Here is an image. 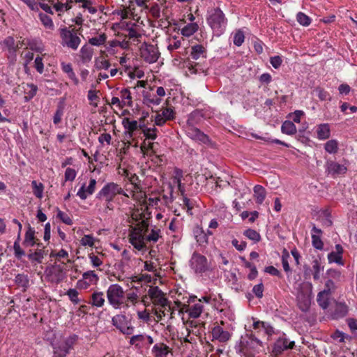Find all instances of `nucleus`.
Wrapping results in <instances>:
<instances>
[{"mask_svg": "<svg viewBox=\"0 0 357 357\" xmlns=\"http://www.w3.org/2000/svg\"><path fill=\"white\" fill-rule=\"evenodd\" d=\"M131 217L137 223L134 227H132L129 234V241L135 249L142 250L146 246L145 234L149 229V218H145L143 213L138 210L134 211Z\"/></svg>", "mask_w": 357, "mask_h": 357, "instance_id": "nucleus-1", "label": "nucleus"}, {"mask_svg": "<svg viewBox=\"0 0 357 357\" xmlns=\"http://www.w3.org/2000/svg\"><path fill=\"white\" fill-rule=\"evenodd\" d=\"M206 22L215 36L220 37L226 31L228 19L220 8H211L207 10Z\"/></svg>", "mask_w": 357, "mask_h": 357, "instance_id": "nucleus-2", "label": "nucleus"}, {"mask_svg": "<svg viewBox=\"0 0 357 357\" xmlns=\"http://www.w3.org/2000/svg\"><path fill=\"white\" fill-rule=\"evenodd\" d=\"M240 351L247 357H253L263 347L261 340L253 336L248 335L241 341Z\"/></svg>", "mask_w": 357, "mask_h": 357, "instance_id": "nucleus-3", "label": "nucleus"}, {"mask_svg": "<svg viewBox=\"0 0 357 357\" xmlns=\"http://www.w3.org/2000/svg\"><path fill=\"white\" fill-rule=\"evenodd\" d=\"M117 195H123L128 197V195L120 185L114 182H109L105 184L98 192L96 197L98 199H105L107 203L109 204Z\"/></svg>", "mask_w": 357, "mask_h": 357, "instance_id": "nucleus-4", "label": "nucleus"}, {"mask_svg": "<svg viewBox=\"0 0 357 357\" xmlns=\"http://www.w3.org/2000/svg\"><path fill=\"white\" fill-rule=\"evenodd\" d=\"M109 303L115 309H119L123 304L124 291L118 284H111L107 291Z\"/></svg>", "mask_w": 357, "mask_h": 357, "instance_id": "nucleus-5", "label": "nucleus"}, {"mask_svg": "<svg viewBox=\"0 0 357 357\" xmlns=\"http://www.w3.org/2000/svg\"><path fill=\"white\" fill-rule=\"evenodd\" d=\"M61 44L73 50H76L80 45L81 39L75 29L69 30L66 27L60 29Z\"/></svg>", "mask_w": 357, "mask_h": 357, "instance_id": "nucleus-6", "label": "nucleus"}, {"mask_svg": "<svg viewBox=\"0 0 357 357\" xmlns=\"http://www.w3.org/2000/svg\"><path fill=\"white\" fill-rule=\"evenodd\" d=\"M112 322L113 326L123 334L130 335L133 333L134 327L131 324V321L125 314H119L114 316Z\"/></svg>", "mask_w": 357, "mask_h": 357, "instance_id": "nucleus-7", "label": "nucleus"}, {"mask_svg": "<svg viewBox=\"0 0 357 357\" xmlns=\"http://www.w3.org/2000/svg\"><path fill=\"white\" fill-rule=\"evenodd\" d=\"M197 115V113H192L188 120V128L186 130L188 135L195 141H198L203 144L209 142V139L206 135L201 132L199 129L193 127V119Z\"/></svg>", "mask_w": 357, "mask_h": 357, "instance_id": "nucleus-8", "label": "nucleus"}, {"mask_svg": "<svg viewBox=\"0 0 357 357\" xmlns=\"http://www.w3.org/2000/svg\"><path fill=\"white\" fill-rule=\"evenodd\" d=\"M160 52L156 45L144 43L140 47V55L143 59L149 63L157 61Z\"/></svg>", "mask_w": 357, "mask_h": 357, "instance_id": "nucleus-9", "label": "nucleus"}, {"mask_svg": "<svg viewBox=\"0 0 357 357\" xmlns=\"http://www.w3.org/2000/svg\"><path fill=\"white\" fill-rule=\"evenodd\" d=\"M190 266L196 273H204L208 270L207 259L197 252H194L190 260Z\"/></svg>", "mask_w": 357, "mask_h": 357, "instance_id": "nucleus-10", "label": "nucleus"}, {"mask_svg": "<svg viewBox=\"0 0 357 357\" xmlns=\"http://www.w3.org/2000/svg\"><path fill=\"white\" fill-rule=\"evenodd\" d=\"M122 125L125 129L124 137L126 139L129 140L132 138L134 132L138 128H142L144 125L139 124L135 120H130V118L126 117L122 120Z\"/></svg>", "mask_w": 357, "mask_h": 357, "instance_id": "nucleus-11", "label": "nucleus"}, {"mask_svg": "<svg viewBox=\"0 0 357 357\" xmlns=\"http://www.w3.org/2000/svg\"><path fill=\"white\" fill-rule=\"evenodd\" d=\"M148 295L153 304L155 306V307H161L168 302L164 293L158 287H151L148 291Z\"/></svg>", "mask_w": 357, "mask_h": 357, "instance_id": "nucleus-12", "label": "nucleus"}, {"mask_svg": "<svg viewBox=\"0 0 357 357\" xmlns=\"http://www.w3.org/2000/svg\"><path fill=\"white\" fill-rule=\"evenodd\" d=\"M294 346V341H289L286 335L283 334L281 337H280L277 341L275 342L273 352L275 355L280 354L283 351L287 350L288 349H292Z\"/></svg>", "mask_w": 357, "mask_h": 357, "instance_id": "nucleus-13", "label": "nucleus"}, {"mask_svg": "<svg viewBox=\"0 0 357 357\" xmlns=\"http://www.w3.org/2000/svg\"><path fill=\"white\" fill-rule=\"evenodd\" d=\"M198 301L199 302L197 303H195L191 305L189 304L188 306H185L184 304L183 307L181 306V302L180 301V313H183V312H188L190 317L197 318L203 311V305L201 303L202 300L199 299Z\"/></svg>", "mask_w": 357, "mask_h": 357, "instance_id": "nucleus-14", "label": "nucleus"}, {"mask_svg": "<svg viewBox=\"0 0 357 357\" xmlns=\"http://www.w3.org/2000/svg\"><path fill=\"white\" fill-rule=\"evenodd\" d=\"M37 249L34 252L30 250L27 255L29 259L34 265L41 264L44 257L47 255V250L45 249V247L42 246V243H37Z\"/></svg>", "mask_w": 357, "mask_h": 357, "instance_id": "nucleus-15", "label": "nucleus"}, {"mask_svg": "<svg viewBox=\"0 0 357 357\" xmlns=\"http://www.w3.org/2000/svg\"><path fill=\"white\" fill-rule=\"evenodd\" d=\"M153 310L157 317V321L161 320L162 317H167V319H172L174 317V310L171 308L168 302L161 307H155Z\"/></svg>", "mask_w": 357, "mask_h": 357, "instance_id": "nucleus-16", "label": "nucleus"}, {"mask_svg": "<svg viewBox=\"0 0 357 357\" xmlns=\"http://www.w3.org/2000/svg\"><path fill=\"white\" fill-rule=\"evenodd\" d=\"M71 343L70 340L59 342L54 347V356L55 357H66L71 347Z\"/></svg>", "mask_w": 357, "mask_h": 357, "instance_id": "nucleus-17", "label": "nucleus"}, {"mask_svg": "<svg viewBox=\"0 0 357 357\" xmlns=\"http://www.w3.org/2000/svg\"><path fill=\"white\" fill-rule=\"evenodd\" d=\"M343 248L339 245H335V250L328 255V260L329 263H335L339 265H344L342 261Z\"/></svg>", "mask_w": 357, "mask_h": 357, "instance_id": "nucleus-18", "label": "nucleus"}, {"mask_svg": "<svg viewBox=\"0 0 357 357\" xmlns=\"http://www.w3.org/2000/svg\"><path fill=\"white\" fill-rule=\"evenodd\" d=\"M347 167L333 161L326 162V172L333 176L344 174L347 172Z\"/></svg>", "mask_w": 357, "mask_h": 357, "instance_id": "nucleus-19", "label": "nucleus"}, {"mask_svg": "<svg viewBox=\"0 0 357 357\" xmlns=\"http://www.w3.org/2000/svg\"><path fill=\"white\" fill-rule=\"evenodd\" d=\"M317 138L319 140H326L331 136V128L328 123H321L315 127Z\"/></svg>", "mask_w": 357, "mask_h": 357, "instance_id": "nucleus-20", "label": "nucleus"}, {"mask_svg": "<svg viewBox=\"0 0 357 357\" xmlns=\"http://www.w3.org/2000/svg\"><path fill=\"white\" fill-rule=\"evenodd\" d=\"M252 326L253 329L259 333H262L271 336L274 333L273 328L268 323L264 321H254Z\"/></svg>", "mask_w": 357, "mask_h": 357, "instance_id": "nucleus-21", "label": "nucleus"}, {"mask_svg": "<svg viewBox=\"0 0 357 357\" xmlns=\"http://www.w3.org/2000/svg\"><path fill=\"white\" fill-rule=\"evenodd\" d=\"M212 336L213 339L223 342L229 340L231 337L228 331L223 330V328L219 326L213 328Z\"/></svg>", "mask_w": 357, "mask_h": 357, "instance_id": "nucleus-22", "label": "nucleus"}, {"mask_svg": "<svg viewBox=\"0 0 357 357\" xmlns=\"http://www.w3.org/2000/svg\"><path fill=\"white\" fill-rule=\"evenodd\" d=\"M322 231L320 229L317 228L315 226L312 229V243L314 248L317 250H322L324 248V243L321 239V234Z\"/></svg>", "mask_w": 357, "mask_h": 357, "instance_id": "nucleus-23", "label": "nucleus"}, {"mask_svg": "<svg viewBox=\"0 0 357 357\" xmlns=\"http://www.w3.org/2000/svg\"><path fill=\"white\" fill-rule=\"evenodd\" d=\"M331 294L327 293V291H321L317 298L319 305L323 309H327L329 306L331 299Z\"/></svg>", "mask_w": 357, "mask_h": 357, "instance_id": "nucleus-24", "label": "nucleus"}, {"mask_svg": "<svg viewBox=\"0 0 357 357\" xmlns=\"http://www.w3.org/2000/svg\"><path fill=\"white\" fill-rule=\"evenodd\" d=\"M154 357H167L170 353L169 347L163 343L155 344L152 349Z\"/></svg>", "mask_w": 357, "mask_h": 357, "instance_id": "nucleus-25", "label": "nucleus"}, {"mask_svg": "<svg viewBox=\"0 0 357 357\" xmlns=\"http://www.w3.org/2000/svg\"><path fill=\"white\" fill-rule=\"evenodd\" d=\"M347 306L343 303H335V310L331 312V316L333 319H337L344 317L347 313Z\"/></svg>", "mask_w": 357, "mask_h": 357, "instance_id": "nucleus-26", "label": "nucleus"}, {"mask_svg": "<svg viewBox=\"0 0 357 357\" xmlns=\"http://www.w3.org/2000/svg\"><path fill=\"white\" fill-rule=\"evenodd\" d=\"M93 50L90 46L84 45L79 52V56L83 63H89L93 56Z\"/></svg>", "mask_w": 357, "mask_h": 357, "instance_id": "nucleus-27", "label": "nucleus"}, {"mask_svg": "<svg viewBox=\"0 0 357 357\" xmlns=\"http://www.w3.org/2000/svg\"><path fill=\"white\" fill-rule=\"evenodd\" d=\"M254 197L257 204H262L266 196V191L265 188L260 185H256L253 188Z\"/></svg>", "mask_w": 357, "mask_h": 357, "instance_id": "nucleus-28", "label": "nucleus"}, {"mask_svg": "<svg viewBox=\"0 0 357 357\" xmlns=\"http://www.w3.org/2000/svg\"><path fill=\"white\" fill-rule=\"evenodd\" d=\"M37 243L35 240V231L32 227L29 226L25 234L23 245L26 247H32L35 244L37 245Z\"/></svg>", "mask_w": 357, "mask_h": 357, "instance_id": "nucleus-29", "label": "nucleus"}, {"mask_svg": "<svg viewBox=\"0 0 357 357\" xmlns=\"http://www.w3.org/2000/svg\"><path fill=\"white\" fill-rule=\"evenodd\" d=\"M1 45L3 49L7 50L10 52H16L17 49L19 47L18 45L15 46V41L13 37L8 36L3 41L1 42Z\"/></svg>", "mask_w": 357, "mask_h": 357, "instance_id": "nucleus-30", "label": "nucleus"}, {"mask_svg": "<svg viewBox=\"0 0 357 357\" xmlns=\"http://www.w3.org/2000/svg\"><path fill=\"white\" fill-rule=\"evenodd\" d=\"M90 303L96 307H101L104 305V294L101 291H96L91 295V301Z\"/></svg>", "mask_w": 357, "mask_h": 357, "instance_id": "nucleus-31", "label": "nucleus"}, {"mask_svg": "<svg viewBox=\"0 0 357 357\" xmlns=\"http://www.w3.org/2000/svg\"><path fill=\"white\" fill-rule=\"evenodd\" d=\"M61 68L62 70L68 75V77L73 82L75 85L79 84V79L77 78L70 63H62Z\"/></svg>", "mask_w": 357, "mask_h": 357, "instance_id": "nucleus-32", "label": "nucleus"}, {"mask_svg": "<svg viewBox=\"0 0 357 357\" xmlns=\"http://www.w3.org/2000/svg\"><path fill=\"white\" fill-rule=\"evenodd\" d=\"M38 91V87L33 84H26V88L24 89V100L26 102L31 100Z\"/></svg>", "mask_w": 357, "mask_h": 357, "instance_id": "nucleus-33", "label": "nucleus"}, {"mask_svg": "<svg viewBox=\"0 0 357 357\" xmlns=\"http://www.w3.org/2000/svg\"><path fill=\"white\" fill-rule=\"evenodd\" d=\"M281 131L284 134L292 135L296 132V127L292 121H285L281 126Z\"/></svg>", "mask_w": 357, "mask_h": 357, "instance_id": "nucleus-34", "label": "nucleus"}, {"mask_svg": "<svg viewBox=\"0 0 357 357\" xmlns=\"http://www.w3.org/2000/svg\"><path fill=\"white\" fill-rule=\"evenodd\" d=\"M194 235L197 241V243L199 245H203L204 243H206L208 241V236L204 233L203 229L200 228L199 227H197L194 229Z\"/></svg>", "mask_w": 357, "mask_h": 357, "instance_id": "nucleus-35", "label": "nucleus"}, {"mask_svg": "<svg viewBox=\"0 0 357 357\" xmlns=\"http://www.w3.org/2000/svg\"><path fill=\"white\" fill-rule=\"evenodd\" d=\"M198 25L195 22L188 24L181 29V33L184 36H190L198 30Z\"/></svg>", "mask_w": 357, "mask_h": 357, "instance_id": "nucleus-36", "label": "nucleus"}, {"mask_svg": "<svg viewBox=\"0 0 357 357\" xmlns=\"http://www.w3.org/2000/svg\"><path fill=\"white\" fill-rule=\"evenodd\" d=\"M135 26L136 25L133 24L131 27H129L127 29L128 33L126 34V36L130 39H132L133 41L138 42L139 41V38L142 37V33Z\"/></svg>", "mask_w": 357, "mask_h": 357, "instance_id": "nucleus-37", "label": "nucleus"}, {"mask_svg": "<svg viewBox=\"0 0 357 357\" xmlns=\"http://www.w3.org/2000/svg\"><path fill=\"white\" fill-rule=\"evenodd\" d=\"M339 143L336 139L328 140L324 145L325 151L330 153L334 154L338 151Z\"/></svg>", "mask_w": 357, "mask_h": 357, "instance_id": "nucleus-38", "label": "nucleus"}, {"mask_svg": "<svg viewBox=\"0 0 357 357\" xmlns=\"http://www.w3.org/2000/svg\"><path fill=\"white\" fill-rule=\"evenodd\" d=\"M51 280L56 283L60 282L64 278V273L60 266L53 268L51 273Z\"/></svg>", "mask_w": 357, "mask_h": 357, "instance_id": "nucleus-39", "label": "nucleus"}, {"mask_svg": "<svg viewBox=\"0 0 357 357\" xmlns=\"http://www.w3.org/2000/svg\"><path fill=\"white\" fill-rule=\"evenodd\" d=\"M120 93L123 105H124V107L126 105L131 107L132 105V101L130 91L127 89H123L121 91Z\"/></svg>", "mask_w": 357, "mask_h": 357, "instance_id": "nucleus-40", "label": "nucleus"}, {"mask_svg": "<svg viewBox=\"0 0 357 357\" xmlns=\"http://www.w3.org/2000/svg\"><path fill=\"white\" fill-rule=\"evenodd\" d=\"M324 271V266L318 260H314L312 262L313 278L314 280L320 279L321 273Z\"/></svg>", "mask_w": 357, "mask_h": 357, "instance_id": "nucleus-41", "label": "nucleus"}, {"mask_svg": "<svg viewBox=\"0 0 357 357\" xmlns=\"http://www.w3.org/2000/svg\"><path fill=\"white\" fill-rule=\"evenodd\" d=\"M204 47L200 45H197L192 47L190 55L193 59L197 60L199 59L201 56H204Z\"/></svg>", "mask_w": 357, "mask_h": 357, "instance_id": "nucleus-42", "label": "nucleus"}, {"mask_svg": "<svg viewBox=\"0 0 357 357\" xmlns=\"http://www.w3.org/2000/svg\"><path fill=\"white\" fill-rule=\"evenodd\" d=\"M233 43L235 45L241 46L245 40V35L243 31L241 29L235 31L232 33Z\"/></svg>", "mask_w": 357, "mask_h": 357, "instance_id": "nucleus-43", "label": "nucleus"}, {"mask_svg": "<svg viewBox=\"0 0 357 357\" xmlns=\"http://www.w3.org/2000/svg\"><path fill=\"white\" fill-rule=\"evenodd\" d=\"M171 98L168 97L167 100V107L163 109L162 112V116L166 120H170L174 117V112L173 108L170 106Z\"/></svg>", "mask_w": 357, "mask_h": 357, "instance_id": "nucleus-44", "label": "nucleus"}, {"mask_svg": "<svg viewBox=\"0 0 357 357\" xmlns=\"http://www.w3.org/2000/svg\"><path fill=\"white\" fill-rule=\"evenodd\" d=\"M243 235L254 243H257L261 239L260 234L256 230L252 229L245 230Z\"/></svg>", "mask_w": 357, "mask_h": 357, "instance_id": "nucleus-45", "label": "nucleus"}, {"mask_svg": "<svg viewBox=\"0 0 357 357\" xmlns=\"http://www.w3.org/2000/svg\"><path fill=\"white\" fill-rule=\"evenodd\" d=\"M107 40V36L105 33H101L98 36H95L89 38V43L93 46H100L103 45Z\"/></svg>", "mask_w": 357, "mask_h": 357, "instance_id": "nucleus-46", "label": "nucleus"}, {"mask_svg": "<svg viewBox=\"0 0 357 357\" xmlns=\"http://www.w3.org/2000/svg\"><path fill=\"white\" fill-rule=\"evenodd\" d=\"M38 16L40 20L41 21L42 24L44 25L45 28L51 30L54 29L53 21L50 16L43 13H40Z\"/></svg>", "mask_w": 357, "mask_h": 357, "instance_id": "nucleus-47", "label": "nucleus"}, {"mask_svg": "<svg viewBox=\"0 0 357 357\" xmlns=\"http://www.w3.org/2000/svg\"><path fill=\"white\" fill-rule=\"evenodd\" d=\"M82 278L88 281V285L96 284L98 280V275L93 271H89L83 273Z\"/></svg>", "mask_w": 357, "mask_h": 357, "instance_id": "nucleus-48", "label": "nucleus"}, {"mask_svg": "<svg viewBox=\"0 0 357 357\" xmlns=\"http://www.w3.org/2000/svg\"><path fill=\"white\" fill-rule=\"evenodd\" d=\"M20 238L19 236H17L16 241L14 242L13 244L14 255L15 257L18 259H20L22 257L25 255V252L23 250V249H22L20 245Z\"/></svg>", "mask_w": 357, "mask_h": 357, "instance_id": "nucleus-49", "label": "nucleus"}, {"mask_svg": "<svg viewBox=\"0 0 357 357\" xmlns=\"http://www.w3.org/2000/svg\"><path fill=\"white\" fill-rule=\"evenodd\" d=\"M95 67L97 70H107L110 67V63L104 58H98L95 61Z\"/></svg>", "mask_w": 357, "mask_h": 357, "instance_id": "nucleus-50", "label": "nucleus"}, {"mask_svg": "<svg viewBox=\"0 0 357 357\" xmlns=\"http://www.w3.org/2000/svg\"><path fill=\"white\" fill-rule=\"evenodd\" d=\"M296 20L301 25L305 26H309L311 23V19L310 17L302 12L298 13Z\"/></svg>", "mask_w": 357, "mask_h": 357, "instance_id": "nucleus-51", "label": "nucleus"}, {"mask_svg": "<svg viewBox=\"0 0 357 357\" xmlns=\"http://www.w3.org/2000/svg\"><path fill=\"white\" fill-rule=\"evenodd\" d=\"M195 206V202L186 197H183V208L185 209L189 215H192V210Z\"/></svg>", "mask_w": 357, "mask_h": 357, "instance_id": "nucleus-52", "label": "nucleus"}, {"mask_svg": "<svg viewBox=\"0 0 357 357\" xmlns=\"http://www.w3.org/2000/svg\"><path fill=\"white\" fill-rule=\"evenodd\" d=\"M144 103L149 106L158 105L161 102V98L156 97L155 96H147L144 99Z\"/></svg>", "mask_w": 357, "mask_h": 357, "instance_id": "nucleus-53", "label": "nucleus"}, {"mask_svg": "<svg viewBox=\"0 0 357 357\" xmlns=\"http://www.w3.org/2000/svg\"><path fill=\"white\" fill-rule=\"evenodd\" d=\"M31 185L33 186V192L38 197L41 198L43 197V185L40 183H38L36 181H33L31 182Z\"/></svg>", "mask_w": 357, "mask_h": 357, "instance_id": "nucleus-54", "label": "nucleus"}, {"mask_svg": "<svg viewBox=\"0 0 357 357\" xmlns=\"http://www.w3.org/2000/svg\"><path fill=\"white\" fill-rule=\"evenodd\" d=\"M142 132L146 137V139H155L157 137L156 131L157 129L155 128H144L142 127Z\"/></svg>", "mask_w": 357, "mask_h": 357, "instance_id": "nucleus-55", "label": "nucleus"}, {"mask_svg": "<svg viewBox=\"0 0 357 357\" xmlns=\"http://www.w3.org/2000/svg\"><path fill=\"white\" fill-rule=\"evenodd\" d=\"M72 0H66L65 2L61 1V3L59 5H56V12H63V11H67L71 9L72 8Z\"/></svg>", "mask_w": 357, "mask_h": 357, "instance_id": "nucleus-56", "label": "nucleus"}, {"mask_svg": "<svg viewBox=\"0 0 357 357\" xmlns=\"http://www.w3.org/2000/svg\"><path fill=\"white\" fill-rule=\"evenodd\" d=\"M78 291L75 289H70L67 291L66 295L69 297L70 300L75 305L79 303V299L78 298Z\"/></svg>", "mask_w": 357, "mask_h": 357, "instance_id": "nucleus-57", "label": "nucleus"}, {"mask_svg": "<svg viewBox=\"0 0 357 357\" xmlns=\"http://www.w3.org/2000/svg\"><path fill=\"white\" fill-rule=\"evenodd\" d=\"M80 243L83 246L93 247L95 243V238L91 235H84L81 238Z\"/></svg>", "mask_w": 357, "mask_h": 357, "instance_id": "nucleus-58", "label": "nucleus"}, {"mask_svg": "<svg viewBox=\"0 0 357 357\" xmlns=\"http://www.w3.org/2000/svg\"><path fill=\"white\" fill-rule=\"evenodd\" d=\"M77 176V172L75 169L68 167L66 169L65 174H64V178L65 182L66 181H73Z\"/></svg>", "mask_w": 357, "mask_h": 357, "instance_id": "nucleus-59", "label": "nucleus"}, {"mask_svg": "<svg viewBox=\"0 0 357 357\" xmlns=\"http://www.w3.org/2000/svg\"><path fill=\"white\" fill-rule=\"evenodd\" d=\"M232 245L240 252L245 250L247 246V243L243 241H238L236 238H234L231 241Z\"/></svg>", "mask_w": 357, "mask_h": 357, "instance_id": "nucleus-60", "label": "nucleus"}, {"mask_svg": "<svg viewBox=\"0 0 357 357\" xmlns=\"http://www.w3.org/2000/svg\"><path fill=\"white\" fill-rule=\"evenodd\" d=\"M57 217L59 218L60 220L65 224H66L68 225H73V220H71L70 216L67 213H66L60 210L58 211Z\"/></svg>", "mask_w": 357, "mask_h": 357, "instance_id": "nucleus-61", "label": "nucleus"}, {"mask_svg": "<svg viewBox=\"0 0 357 357\" xmlns=\"http://www.w3.org/2000/svg\"><path fill=\"white\" fill-rule=\"evenodd\" d=\"M315 91L317 93V96L321 100H328L331 99L330 94L323 89L317 88Z\"/></svg>", "mask_w": 357, "mask_h": 357, "instance_id": "nucleus-62", "label": "nucleus"}, {"mask_svg": "<svg viewBox=\"0 0 357 357\" xmlns=\"http://www.w3.org/2000/svg\"><path fill=\"white\" fill-rule=\"evenodd\" d=\"M26 47H29L31 50H34L36 52L40 51V47H39L38 43L37 40L33 39H28L27 41H26Z\"/></svg>", "mask_w": 357, "mask_h": 357, "instance_id": "nucleus-63", "label": "nucleus"}, {"mask_svg": "<svg viewBox=\"0 0 357 357\" xmlns=\"http://www.w3.org/2000/svg\"><path fill=\"white\" fill-rule=\"evenodd\" d=\"M15 281L22 287H26L29 284L27 276L23 274H17L15 277Z\"/></svg>", "mask_w": 357, "mask_h": 357, "instance_id": "nucleus-64", "label": "nucleus"}]
</instances>
